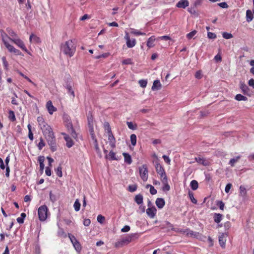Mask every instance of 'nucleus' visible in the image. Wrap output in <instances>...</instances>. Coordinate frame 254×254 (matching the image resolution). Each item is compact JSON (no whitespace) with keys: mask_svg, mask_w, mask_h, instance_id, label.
Here are the masks:
<instances>
[{"mask_svg":"<svg viewBox=\"0 0 254 254\" xmlns=\"http://www.w3.org/2000/svg\"><path fill=\"white\" fill-rule=\"evenodd\" d=\"M232 187V184L230 183H229L227 184V185L225 187V191L226 193H228L230 191V190Z\"/></svg>","mask_w":254,"mask_h":254,"instance_id":"nucleus-60","label":"nucleus"},{"mask_svg":"<svg viewBox=\"0 0 254 254\" xmlns=\"http://www.w3.org/2000/svg\"><path fill=\"white\" fill-rule=\"evenodd\" d=\"M48 208L45 205L41 206L38 210V214L40 221H45L47 218Z\"/></svg>","mask_w":254,"mask_h":254,"instance_id":"nucleus-5","label":"nucleus"},{"mask_svg":"<svg viewBox=\"0 0 254 254\" xmlns=\"http://www.w3.org/2000/svg\"><path fill=\"white\" fill-rule=\"evenodd\" d=\"M219 6L223 8H226L228 7V4L225 2H222L218 4Z\"/></svg>","mask_w":254,"mask_h":254,"instance_id":"nucleus-63","label":"nucleus"},{"mask_svg":"<svg viewBox=\"0 0 254 254\" xmlns=\"http://www.w3.org/2000/svg\"><path fill=\"white\" fill-rule=\"evenodd\" d=\"M131 143L133 146H134L136 143V136L134 134H131L130 136Z\"/></svg>","mask_w":254,"mask_h":254,"instance_id":"nucleus-44","label":"nucleus"},{"mask_svg":"<svg viewBox=\"0 0 254 254\" xmlns=\"http://www.w3.org/2000/svg\"><path fill=\"white\" fill-rule=\"evenodd\" d=\"M241 157V156H238L235 158L230 159V160L229 162V164L232 167L234 166L235 164L238 162Z\"/></svg>","mask_w":254,"mask_h":254,"instance_id":"nucleus-29","label":"nucleus"},{"mask_svg":"<svg viewBox=\"0 0 254 254\" xmlns=\"http://www.w3.org/2000/svg\"><path fill=\"white\" fill-rule=\"evenodd\" d=\"M72 245L77 252H79L81 250V245L77 240L74 241Z\"/></svg>","mask_w":254,"mask_h":254,"instance_id":"nucleus-36","label":"nucleus"},{"mask_svg":"<svg viewBox=\"0 0 254 254\" xmlns=\"http://www.w3.org/2000/svg\"><path fill=\"white\" fill-rule=\"evenodd\" d=\"M161 182L163 184V187L162 188V190L164 191H168L170 190V187L169 184H168L167 178H162Z\"/></svg>","mask_w":254,"mask_h":254,"instance_id":"nucleus-17","label":"nucleus"},{"mask_svg":"<svg viewBox=\"0 0 254 254\" xmlns=\"http://www.w3.org/2000/svg\"><path fill=\"white\" fill-rule=\"evenodd\" d=\"M64 140L66 141V145L68 148H70L73 146V142L69 136L68 137H65Z\"/></svg>","mask_w":254,"mask_h":254,"instance_id":"nucleus-33","label":"nucleus"},{"mask_svg":"<svg viewBox=\"0 0 254 254\" xmlns=\"http://www.w3.org/2000/svg\"><path fill=\"white\" fill-rule=\"evenodd\" d=\"M157 210L155 207L148 208L146 209V213L151 218H153L156 213Z\"/></svg>","mask_w":254,"mask_h":254,"instance_id":"nucleus-14","label":"nucleus"},{"mask_svg":"<svg viewBox=\"0 0 254 254\" xmlns=\"http://www.w3.org/2000/svg\"><path fill=\"white\" fill-rule=\"evenodd\" d=\"M76 50V47L72 40H68L61 46V51L66 55L71 57L73 56Z\"/></svg>","mask_w":254,"mask_h":254,"instance_id":"nucleus-3","label":"nucleus"},{"mask_svg":"<svg viewBox=\"0 0 254 254\" xmlns=\"http://www.w3.org/2000/svg\"><path fill=\"white\" fill-rule=\"evenodd\" d=\"M130 30H131L130 33L132 34L135 35V36H139V35L144 36V35H146L145 33L140 32V31H138V30L135 29L134 28H131Z\"/></svg>","mask_w":254,"mask_h":254,"instance_id":"nucleus-27","label":"nucleus"},{"mask_svg":"<svg viewBox=\"0 0 254 254\" xmlns=\"http://www.w3.org/2000/svg\"><path fill=\"white\" fill-rule=\"evenodd\" d=\"M127 125L129 129L134 130L136 129V125H134L132 122H127Z\"/></svg>","mask_w":254,"mask_h":254,"instance_id":"nucleus-49","label":"nucleus"},{"mask_svg":"<svg viewBox=\"0 0 254 254\" xmlns=\"http://www.w3.org/2000/svg\"><path fill=\"white\" fill-rule=\"evenodd\" d=\"M227 236V235L226 234L223 233L219 237V244L223 248L225 247Z\"/></svg>","mask_w":254,"mask_h":254,"instance_id":"nucleus-13","label":"nucleus"},{"mask_svg":"<svg viewBox=\"0 0 254 254\" xmlns=\"http://www.w3.org/2000/svg\"><path fill=\"white\" fill-rule=\"evenodd\" d=\"M88 122L91 132L93 131V118L92 115L88 117Z\"/></svg>","mask_w":254,"mask_h":254,"instance_id":"nucleus-28","label":"nucleus"},{"mask_svg":"<svg viewBox=\"0 0 254 254\" xmlns=\"http://www.w3.org/2000/svg\"><path fill=\"white\" fill-rule=\"evenodd\" d=\"M222 219V215L219 213H215L214 216V220L216 223H219Z\"/></svg>","mask_w":254,"mask_h":254,"instance_id":"nucleus-35","label":"nucleus"},{"mask_svg":"<svg viewBox=\"0 0 254 254\" xmlns=\"http://www.w3.org/2000/svg\"><path fill=\"white\" fill-rule=\"evenodd\" d=\"M189 2L188 0H181L176 4V6L179 8H185L188 6Z\"/></svg>","mask_w":254,"mask_h":254,"instance_id":"nucleus-15","label":"nucleus"},{"mask_svg":"<svg viewBox=\"0 0 254 254\" xmlns=\"http://www.w3.org/2000/svg\"><path fill=\"white\" fill-rule=\"evenodd\" d=\"M11 41L17 46L19 48H21L23 51L27 53L28 54H30L26 49L24 42L18 37L16 38H12L11 39Z\"/></svg>","mask_w":254,"mask_h":254,"instance_id":"nucleus-6","label":"nucleus"},{"mask_svg":"<svg viewBox=\"0 0 254 254\" xmlns=\"http://www.w3.org/2000/svg\"><path fill=\"white\" fill-rule=\"evenodd\" d=\"M162 158H163L164 161L166 163H167L168 164H170L171 160H170V159L169 158V157L168 156L164 155L162 156Z\"/></svg>","mask_w":254,"mask_h":254,"instance_id":"nucleus-59","label":"nucleus"},{"mask_svg":"<svg viewBox=\"0 0 254 254\" xmlns=\"http://www.w3.org/2000/svg\"><path fill=\"white\" fill-rule=\"evenodd\" d=\"M240 88L244 94H247L249 91V88L248 86L244 83H241L240 85Z\"/></svg>","mask_w":254,"mask_h":254,"instance_id":"nucleus-37","label":"nucleus"},{"mask_svg":"<svg viewBox=\"0 0 254 254\" xmlns=\"http://www.w3.org/2000/svg\"><path fill=\"white\" fill-rule=\"evenodd\" d=\"M184 234L187 236L196 238H197L200 236V234L198 232L191 231L189 229L185 230L184 231Z\"/></svg>","mask_w":254,"mask_h":254,"instance_id":"nucleus-11","label":"nucleus"},{"mask_svg":"<svg viewBox=\"0 0 254 254\" xmlns=\"http://www.w3.org/2000/svg\"><path fill=\"white\" fill-rule=\"evenodd\" d=\"M0 36L3 44L9 53H14L16 55H21V53L19 50L15 48L9 43V41H11V39H12V38L8 36V34L4 32L3 30L0 31Z\"/></svg>","mask_w":254,"mask_h":254,"instance_id":"nucleus-2","label":"nucleus"},{"mask_svg":"<svg viewBox=\"0 0 254 254\" xmlns=\"http://www.w3.org/2000/svg\"><path fill=\"white\" fill-rule=\"evenodd\" d=\"M125 244L123 242V240H121L120 241H119L118 242H116L115 243V247L117 248L121 247L125 245Z\"/></svg>","mask_w":254,"mask_h":254,"instance_id":"nucleus-56","label":"nucleus"},{"mask_svg":"<svg viewBox=\"0 0 254 254\" xmlns=\"http://www.w3.org/2000/svg\"><path fill=\"white\" fill-rule=\"evenodd\" d=\"M195 77L197 79H201L202 77V72L201 70H198L196 72Z\"/></svg>","mask_w":254,"mask_h":254,"instance_id":"nucleus-57","label":"nucleus"},{"mask_svg":"<svg viewBox=\"0 0 254 254\" xmlns=\"http://www.w3.org/2000/svg\"><path fill=\"white\" fill-rule=\"evenodd\" d=\"M8 119L11 121H15L16 120V118L15 116V114L13 111H9L8 112Z\"/></svg>","mask_w":254,"mask_h":254,"instance_id":"nucleus-41","label":"nucleus"},{"mask_svg":"<svg viewBox=\"0 0 254 254\" xmlns=\"http://www.w3.org/2000/svg\"><path fill=\"white\" fill-rule=\"evenodd\" d=\"M188 11L192 15H193L195 17L198 16V13L195 10V7H190L188 9Z\"/></svg>","mask_w":254,"mask_h":254,"instance_id":"nucleus-31","label":"nucleus"},{"mask_svg":"<svg viewBox=\"0 0 254 254\" xmlns=\"http://www.w3.org/2000/svg\"><path fill=\"white\" fill-rule=\"evenodd\" d=\"M37 122L39 127L42 131L50 148L53 152L57 150L56 137L51 127L48 125L42 117L37 118Z\"/></svg>","mask_w":254,"mask_h":254,"instance_id":"nucleus-1","label":"nucleus"},{"mask_svg":"<svg viewBox=\"0 0 254 254\" xmlns=\"http://www.w3.org/2000/svg\"><path fill=\"white\" fill-rule=\"evenodd\" d=\"M123 64H132V60L131 59H127L122 61Z\"/></svg>","mask_w":254,"mask_h":254,"instance_id":"nucleus-55","label":"nucleus"},{"mask_svg":"<svg viewBox=\"0 0 254 254\" xmlns=\"http://www.w3.org/2000/svg\"><path fill=\"white\" fill-rule=\"evenodd\" d=\"M155 167L156 171L157 173V174L159 175L161 180H162V178H167L166 175L165 174V172L163 167L159 163H156Z\"/></svg>","mask_w":254,"mask_h":254,"instance_id":"nucleus-9","label":"nucleus"},{"mask_svg":"<svg viewBox=\"0 0 254 254\" xmlns=\"http://www.w3.org/2000/svg\"><path fill=\"white\" fill-rule=\"evenodd\" d=\"M125 39L126 40V44L128 48H132L135 46L136 44V40L135 39H132L131 40L128 35V33L127 32H126Z\"/></svg>","mask_w":254,"mask_h":254,"instance_id":"nucleus-10","label":"nucleus"},{"mask_svg":"<svg viewBox=\"0 0 254 254\" xmlns=\"http://www.w3.org/2000/svg\"><path fill=\"white\" fill-rule=\"evenodd\" d=\"M73 207L75 211H78L80 208V203L78 199H76L73 204Z\"/></svg>","mask_w":254,"mask_h":254,"instance_id":"nucleus-42","label":"nucleus"},{"mask_svg":"<svg viewBox=\"0 0 254 254\" xmlns=\"http://www.w3.org/2000/svg\"><path fill=\"white\" fill-rule=\"evenodd\" d=\"M26 217V214L25 213H22L20 214V217H18L16 219L18 223L19 224H22L24 222V219Z\"/></svg>","mask_w":254,"mask_h":254,"instance_id":"nucleus-39","label":"nucleus"},{"mask_svg":"<svg viewBox=\"0 0 254 254\" xmlns=\"http://www.w3.org/2000/svg\"><path fill=\"white\" fill-rule=\"evenodd\" d=\"M189 196L190 198V199L191 202L193 203L196 204L197 203V200L195 199L193 196V193L191 191L189 192Z\"/></svg>","mask_w":254,"mask_h":254,"instance_id":"nucleus-46","label":"nucleus"},{"mask_svg":"<svg viewBox=\"0 0 254 254\" xmlns=\"http://www.w3.org/2000/svg\"><path fill=\"white\" fill-rule=\"evenodd\" d=\"M139 172L141 178L142 180L145 182L148 179V170L146 165H143L139 167Z\"/></svg>","mask_w":254,"mask_h":254,"instance_id":"nucleus-7","label":"nucleus"},{"mask_svg":"<svg viewBox=\"0 0 254 254\" xmlns=\"http://www.w3.org/2000/svg\"><path fill=\"white\" fill-rule=\"evenodd\" d=\"M135 235L136 234H132L130 235H128L125 238L122 239L123 242L124 243L125 245L128 244L131 241L132 238L134 237Z\"/></svg>","mask_w":254,"mask_h":254,"instance_id":"nucleus-21","label":"nucleus"},{"mask_svg":"<svg viewBox=\"0 0 254 254\" xmlns=\"http://www.w3.org/2000/svg\"><path fill=\"white\" fill-rule=\"evenodd\" d=\"M240 194L243 197H245L246 195L247 190L244 186H241L240 187Z\"/></svg>","mask_w":254,"mask_h":254,"instance_id":"nucleus-43","label":"nucleus"},{"mask_svg":"<svg viewBox=\"0 0 254 254\" xmlns=\"http://www.w3.org/2000/svg\"><path fill=\"white\" fill-rule=\"evenodd\" d=\"M161 87V84L159 80H155L153 82V85L152 86V90H159Z\"/></svg>","mask_w":254,"mask_h":254,"instance_id":"nucleus-22","label":"nucleus"},{"mask_svg":"<svg viewBox=\"0 0 254 254\" xmlns=\"http://www.w3.org/2000/svg\"><path fill=\"white\" fill-rule=\"evenodd\" d=\"M107 125L108 126V140L110 141V145L112 148H114L116 147V140L112 133L109 124L107 123Z\"/></svg>","mask_w":254,"mask_h":254,"instance_id":"nucleus-8","label":"nucleus"},{"mask_svg":"<svg viewBox=\"0 0 254 254\" xmlns=\"http://www.w3.org/2000/svg\"><path fill=\"white\" fill-rule=\"evenodd\" d=\"M6 32H7V34L9 35L8 36H9L10 37L12 38H16L17 37L16 33L10 28H7Z\"/></svg>","mask_w":254,"mask_h":254,"instance_id":"nucleus-26","label":"nucleus"},{"mask_svg":"<svg viewBox=\"0 0 254 254\" xmlns=\"http://www.w3.org/2000/svg\"><path fill=\"white\" fill-rule=\"evenodd\" d=\"M29 41L30 43H39L41 42L40 38L33 34L30 36Z\"/></svg>","mask_w":254,"mask_h":254,"instance_id":"nucleus-20","label":"nucleus"},{"mask_svg":"<svg viewBox=\"0 0 254 254\" xmlns=\"http://www.w3.org/2000/svg\"><path fill=\"white\" fill-rule=\"evenodd\" d=\"M62 167L61 166H59L56 170V174L59 177H62L63 176V173H62Z\"/></svg>","mask_w":254,"mask_h":254,"instance_id":"nucleus-45","label":"nucleus"},{"mask_svg":"<svg viewBox=\"0 0 254 254\" xmlns=\"http://www.w3.org/2000/svg\"><path fill=\"white\" fill-rule=\"evenodd\" d=\"M253 18V14L251 10H247L246 11V19L248 22H251Z\"/></svg>","mask_w":254,"mask_h":254,"instance_id":"nucleus-25","label":"nucleus"},{"mask_svg":"<svg viewBox=\"0 0 254 254\" xmlns=\"http://www.w3.org/2000/svg\"><path fill=\"white\" fill-rule=\"evenodd\" d=\"M130 230V227L127 225L125 226L122 229L121 231L122 232H127Z\"/></svg>","mask_w":254,"mask_h":254,"instance_id":"nucleus-62","label":"nucleus"},{"mask_svg":"<svg viewBox=\"0 0 254 254\" xmlns=\"http://www.w3.org/2000/svg\"><path fill=\"white\" fill-rule=\"evenodd\" d=\"M155 203L158 208L161 209L165 205V201L162 198H158L156 200Z\"/></svg>","mask_w":254,"mask_h":254,"instance_id":"nucleus-19","label":"nucleus"},{"mask_svg":"<svg viewBox=\"0 0 254 254\" xmlns=\"http://www.w3.org/2000/svg\"><path fill=\"white\" fill-rule=\"evenodd\" d=\"M106 158L111 160H118V159L117 158L116 153L113 151H111L108 155H106Z\"/></svg>","mask_w":254,"mask_h":254,"instance_id":"nucleus-24","label":"nucleus"},{"mask_svg":"<svg viewBox=\"0 0 254 254\" xmlns=\"http://www.w3.org/2000/svg\"><path fill=\"white\" fill-rule=\"evenodd\" d=\"M156 40L155 37L152 36L147 40L146 45L148 48H151L155 46L154 42Z\"/></svg>","mask_w":254,"mask_h":254,"instance_id":"nucleus-18","label":"nucleus"},{"mask_svg":"<svg viewBox=\"0 0 254 254\" xmlns=\"http://www.w3.org/2000/svg\"><path fill=\"white\" fill-rule=\"evenodd\" d=\"M139 84L141 87L144 88L146 86L147 82L145 80L141 79L139 81Z\"/></svg>","mask_w":254,"mask_h":254,"instance_id":"nucleus-54","label":"nucleus"},{"mask_svg":"<svg viewBox=\"0 0 254 254\" xmlns=\"http://www.w3.org/2000/svg\"><path fill=\"white\" fill-rule=\"evenodd\" d=\"M202 3V0H195L193 3V6L195 7L200 5Z\"/></svg>","mask_w":254,"mask_h":254,"instance_id":"nucleus-61","label":"nucleus"},{"mask_svg":"<svg viewBox=\"0 0 254 254\" xmlns=\"http://www.w3.org/2000/svg\"><path fill=\"white\" fill-rule=\"evenodd\" d=\"M207 36L209 39H215L216 37V35L215 33L210 32H208Z\"/></svg>","mask_w":254,"mask_h":254,"instance_id":"nucleus-58","label":"nucleus"},{"mask_svg":"<svg viewBox=\"0 0 254 254\" xmlns=\"http://www.w3.org/2000/svg\"><path fill=\"white\" fill-rule=\"evenodd\" d=\"M235 98L237 101H246L248 99L246 96H244L240 94L236 95Z\"/></svg>","mask_w":254,"mask_h":254,"instance_id":"nucleus-40","label":"nucleus"},{"mask_svg":"<svg viewBox=\"0 0 254 254\" xmlns=\"http://www.w3.org/2000/svg\"><path fill=\"white\" fill-rule=\"evenodd\" d=\"M64 122L65 127L68 131L70 133L71 136L74 138L76 139L77 137V135L73 128V126L68 116H65L64 117Z\"/></svg>","mask_w":254,"mask_h":254,"instance_id":"nucleus-4","label":"nucleus"},{"mask_svg":"<svg viewBox=\"0 0 254 254\" xmlns=\"http://www.w3.org/2000/svg\"><path fill=\"white\" fill-rule=\"evenodd\" d=\"M97 220L99 223L103 224L105 221V218L102 215H98L97 218Z\"/></svg>","mask_w":254,"mask_h":254,"instance_id":"nucleus-47","label":"nucleus"},{"mask_svg":"<svg viewBox=\"0 0 254 254\" xmlns=\"http://www.w3.org/2000/svg\"><path fill=\"white\" fill-rule=\"evenodd\" d=\"M146 188H149V191L151 194L154 195L157 193V190L152 185H147Z\"/></svg>","mask_w":254,"mask_h":254,"instance_id":"nucleus-38","label":"nucleus"},{"mask_svg":"<svg viewBox=\"0 0 254 254\" xmlns=\"http://www.w3.org/2000/svg\"><path fill=\"white\" fill-rule=\"evenodd\" d=\"M45 145V143L44 142L43 139L42 138H40V142H39L38 144V147L39 149L41 150L42 148Z\"/></svg>","mask_w":254,"mask_h":254,"instance_id":"nucleus-50","label":"nucleus"},{"mask_svg":"<svg viewBox=\"0 0 254 254\" xmlns=\"http://www.w3.org/2000/svg\"><path fill=\"white\" fill-rule=\"evenodd\" d=\"M1 60L2 62L3 65L4 67V68L7 69L8 65V64L6 61V58L5 57H2L1 58Z\"/></svg>","mask_w":254,"mask_h":254,"instance_id":"nucleus-53","label":"nucleus"},{"mask_svg":"<svg viewBox=\"0 0 254 254\" xmlns=\"http://www.w3.org/2000/svg\"><path fill=\"white\" fill-rule=\"evenodd\" d=\"M196 30H193L191 32H190L187 35V37L189 39H191L196 33Z\"/></svg>","mask_w":254,"mask_h":254,"instance_id":"nucleus-51","label":"nucleus"},{"mask_svg":"<svg viewBox=\"0 0 254 254\" xmlns=\"http://www.w3.org/2000/svg\"><path fill=\"white\" fill-rule=\"evenodd\" d=\"M135 201L138 204H140L142 203L143 196L140 194H137L135 197Z\"/></svg>","mask_w":254,"mask_h":254,"instance_id":"nucleus-32","label":"nucleus"},{"mask_svg":"<svg viewBox=\"0 0 254 254\" xmlns=\"http://www.w3.org/2000/svg\"><path fill=\"white\" fill-rule=\"evenodd\" d=\"M195 160L198 164H202L204 166H207L209 164V161L204 158H201L200 157H195Z\"/></svg>","mask_w":254,"mask_h":254,"instance_id":"nucleus-16","label":"nucleus"},{"mask_svg":"<svg viewBox=\"0 0 254 254\" xmlns=\"http://www.w3.org/2000/svg\"><path fill=\"white\" fill-rule=\"evenodd\" d=\"M123 155L124 157L125 162L128 164H130L132 162L130 155L127 153H123Z\"/></svg>","mask_w":254,"mask_h":254,"instance_id":"nucleus-23","label":"nucleus"},{"mask_svg":"<svg viewBox=\"0 0 254 254\" xmlns=\"http://www.w3.org/2000/svg\"><path fill=\"white\" fill-rule=\"evenodd\" d=\"M91 223V221L89 219H85L83 221V225L85 226H88Z\"/></svg>","mask_w":254,"mask_h":254,"instance_id":"nucleus-64","label":"nucleus"},{"mask_svg":"<svg viewBox=\"0 0 254 254\" xmlns=\"http://www.w3.org/2000/svg\"><path fill=\"white\" fill-rule=\"evenodd\" d=\"M190 186L192 190H195L198 188V182L196 180H192L190 183Z\"/></svg>","mask_w":254,"mask_h":254,"instance_id":"nucleus-34","label":"nucleus"},{"mask_svg":"<svg viewBox=\"0 0 254 254\" xmlns=\"http://www.w3.org/2000/svg\"><path fill=\"white\" fill-rule=\"evenodd\" d=\"M66 88L68 91V94H70L72 97L74 98L75 97V94L71 85L70 84H67L66 86Z\"/></svg>","mask_w":254,"mask_h":254,"instance_id":"nucleus-30","label":"nucleus"},{"mask_svg":"<svg viewBox=\"0 0 254 254\" xmlns=\"http://www.w3.org/2000/svg\"><path fill=\"white\" fill-rule=\"evenodd\" d=\"M137 189V186L135 185H129L128 187V190L130 192H134Z\"/></svg>","mask_w":254,"mask_h":254,"instance_id":"nucleus-52","label":"nucleus"},{"mask_svg":"<svg viewBox=\"0 0 254 254\" xmlns=\"http://www.w3.org/2000/svg\"><path fill=\"white\" fill-rule=\"evenodd\" d=\"M46 108L48 110L49 113L50 115H52L54 112L57 110L56 108H55L52 104L51 101H48L46 103Z\"/></svg>","mask_w":254,"mask_h":254,"instance_id":"nucleus-12","label":"nucleus"},{"mask_svg":"<svg viewBox=\"0 0 254 254\" xmlns=\"http://www.w3.org/2000/svg\"><path fill=\"white\" fill-rule=\"evenodd\" d=\"M223 37L226 39H229L233 37V35L232 34L227 33V32H223L222 34Z\"/></svg>","mask_w":254,"mask_h":254,"instance_id":"nucleus-48","label":"nucleus"}]
</instances>
